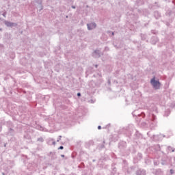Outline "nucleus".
<instances>
[{
    "mask_svg": "<svg viewBox=\"0 0 175 175\" xmlns=\"http://www.w3.org/2000/svg\"><path fill=\"white\" fill-rule=\"evenodd\" d=\"M150 84L154 90H159V88H161V83L159 81L155 80V77L150 80Z\"/></svg>",
    "mask_w": 175,
    "mask_h": 175,
    "instance_id": "obj_1",
    "label": "nucleus"
},
{
    "mask_svg": "<svg viewBox=\"0 0 175 175\" xmlns=\"http://www.w3.org/2000/svg\"><path fill=\"white\" fill-rule=\"evenodd\" d=\"M87 27L88 31H92V29H95V28H96V23L95 22L88 23Z\"/></svg>",
    "mask_w": 175,
    "mask_h": 175,
    "instance_id": "obj_2",
    "label": "nucleus"
},
{
    "mask_svg": "<svg viewBox=\"0 0 175 175\" xmlns=\"http://www.w3.org/2000/svg\"><path fill=\"white\" fill-rule=\"evenodd\" d=\"M4 24L6 25V27H10V28H13V27H17V23L9 22L8 21H5Z\"/></svg>",
    "mask_w": 175,
    "mask_h": 175,
    "instance_id": "obj_3",
    "label": "nucleus"
},
{
    "mask_svg": "<svg viewBox=\"0 0 175 175\" xmlns=\"http://www.w3.org/2000/svg\"><path fill=\"white\" fill-rule=\"evenodd\" d=\"M163 137H165V135H163L162 134L153 136V139L156 142H159V140H162V139H163Z\"/></svg>",
    "mask_w": 175,
    "mask_h": 175,
    "instance_id": "obj_4",
    "label": "nucleus"
},
{
    "mask_svg": "<svg viewBox=\"0 0 175 175\" xmlns=\"http://www.w3.org/2000/svg\"><path fill=\"white\" fill-rule=\"evenodd\" d=\"M152 122L150 124L151 128H152V126H157V116H155L154 115H152ZM154 125V126H153Z\"/></svg>",
    "mask_w": 175,
    "mask_h": 175,
    "instance_id": "obj_5",
    "label": "nucleus"
},
{
    "mask_svg": "<svg viewBox=\"0 0 175 175\" xmlns=\"http://www.w3.org/2000/svg\"><path fill=\"white\" fill-rule=\"evenodd\" d=\"M92 56L94 58H99L100 57V50H96L93 52Z\"/></svg>",
    "mask_w": 175,
    "mask_h": 175,
    "instance_id": "obj_6",
    "label": "nucleus"
},
{
    "mask_svg": "<svg viewBox=\"0 0 175 175\" xmlns=\"http://www.w3.org/2000/svg\"><path fill=\"white\" fill-rule=\"evenodd\" d=\"M136 175H146V170H138L136 172Z\"/></svg>",
    "mask_w": 175,
    "mask_h": 175,
    "instance_id": "obj_7",
    "label": "nucleus"
},
{
    "mask_svg": "<svg viewBox=\"0 0 175 175\" xmlns=\"http://www.w3.org/2000/svg\"><path fill=\"white\" fill-rule=\"evenodd\" d=\"M50 157L52 159H57V154L55 152H50Z\"/></svg>",
    "mask_w": 175,
    "mask_h": 175,
    "instance_id": "obj_8",
    "label": "nucleus"
},
{
    "mask_svg": "<svg viewBox=\"0 0 175 175\" xmlns=\"http://www.w3.org/2000/svg\"><path fill=\"white\" fill-rule=\"evenodd\" d=\"M155 174L156 175H161V174H163L162 170L161 169L156 170Z\"/></svg>",
    "mask_w": 175,
    "mask_h": 175,
    "instance_id": "obj_9",
    "label": "nucleus"
},
{
    "mask_svg": "<svg viewBox=\"0 0 175 175\" xmlns=\"http://www.w3.org/2000/svg\"><path fill=\"white\" fill-rule=\"evenodd\" d=\"M158 42V38L157 37H153L152 38V44H155Z\"/></svg>",
    "mask_w": 175,
    "mask_h": 175,
    "instance_id": "obj_10",
    "label": "nucleus"
},
{
    "mask_svg": "<svg viewBox=\"0 0 175 175\" xmlns=\"http://www.w3.org/2000/svg\"><path fill=\"white\" fill-rule=\"evenodd\" d=\"M168 151H172V152H174V148H173L172 146L167 147Z\"/></svg>",
    "mask_w": 175,
    "mask_h": 175,
    "instance_id": "obj_11",
    "label": "nucleus"
},
{
    "mask_svg": "<svg viewBox=\"0 0 175 175\" xmlns=\"http://www.w3.org/2000/svg\"><path fill=\"white\" fill-rule=\"evenodd\" d=\"M141 38L142 40H146V38H147V36L146 34H142Z\"/></svg>",
    "mask_w": 175,
    "mask_h": 175,
    "instance_id": "obj_12",
    "label": "nucleus"
},
{
    "mask_svg": "<svg viewBox=\"0 0 175 175\" xmlns=\"http://www.w3.org/2000/svg\"><path fill=\"white\" fill-rule=\"evenodd\" d=\"M170 114V111H165L164 116H165V117H167V116H169Z\"/></svg>",
    "mask_w": 175,
    "mask_h": 175,
    "instance_id": "obj_13",
    "label": "nucleus"
},
{
    "mask_svg": "<svg viewBox=\"0 0 175 175\" xmlns=\"http://www.w3.org/2000/svg\"><path fill=\"white\" fill-rule=\"evenodd\" d=\"M137 157L139 159H142V158H143V154H142L141 153H138Z\"/></svg>",
    "mask_w": 175,
    "mask_h": 175,
    "instance_id": "obj_14",
    "label": "nucleus"
},
{
    "mask_svg": "<svg viewBox=\"0 0 175 175\" xmlns=\"http://www.w3.org/2000/svg\"><path fill=\"white\" fill-rule=\"evenodd\" d=\"M38 142H41V143H43L44 140L42 137H40L38 139Z\"/></svg>",
    "mask_w": 175,
    "mask_h": 175,
    "instance_id": "obj_15",
    "label": "nucleus"
},
{
    "mask_svg": "<svg viewBox=\"0 0 175 175\" xmlns=\"http://www.w3.org/2000/svg\"><path fill=\"white\" fill-rule=\"evenodd\" d=\"M154 165L155 166H157V165H159V162H158V161H154Z\"/></svg>",
    "mask_w": 175,
    "mask_h": 175,
    "instance_id": "obj_16",
    "label": "nucleus"
},
{
    "mask_svg": "<svg viewBox=\"0 0 175 175\" xmlns=\"http://www.w3.org/2000/svg\"><path fill=\"white\" fill-rule=\"evenodd\" d=\"M58 150H64V146H61L58 148Z\"/></svg>",
    "mask_w": 175,
    "mask_h": 175,
    "instance_id": "obj_17",
    "label": "nucleus"
},
{
    "mask_svg": "<svg viewBox=\"0 0 175 175\" xmlns=\"http://www.w3.org/2000/svg\"><path fill=\"white\" fill-rule=\"evenodd\" d=\"M62 136H59V139L57 140V142H59V140H61V139H62Z\"/></svg>",
    "mask_w": 175,
    "mask_h": 175,
    "instance_id": "obj_18",
    "label": "nucleus"
},
{
    "mask_svg": "<svg viewBox=\"0 0 175 175\" xmlns=\"http://www.w3.org/2000/svg\"><path fill=\"white\" fill-rule=\"evenodd\" d=\"M2 16H3V17H6V12L3 13Z\"/></svg>",
    "mask_w": 175,
    "mask_h": 175,
    "instance_id": "obj_19",
    "label": "nucleus"
},
{
    "mask_svg": "<svg viewBox=\"0 0 175 175\" xmlns=\"http://www.w3.org/2000/svg\"><path fill=\"white\" fill-rule=\"evenodd\" d=\"M77 96H81V93L80 92L77 93Z\"/></svg>",
    "mask_w": 175,
    "mask_h": 175,
    "instance_id": "obj_20",
    "label": "nucleus"
},
{
    "mask_svg": "<svg viewBox=\"0 0 175 175\" xmlns=\"http://www.w3.org/2000/svg\"><path fill=\"white\" fill-rule=\"evenodd\" d=\"M141 116H142V117H145L146 116V114H144V113H142V114H141Z\"/></svg>",
    "mask_w": 175,
    "mask_h": 175,
    "instance_id": "obj_21",
    "label": "nucleus"
},
{
    "mask_svg": "<svg viewBox=\"0 0 175 175\" xmlns=\"http://www.w3.org/2000/svg\"><path fill=\"white\" fill-rule=\"evenodd\" d=\"M108 84H109V85H110V84H111V82L110 81V80H108Z\"/></svg>",
    "mask_w": 175,
    "mask_h": 175,
    "instance_id": "obj_22",
    "label": "nucleus"
},
{
    "mask_svg": "<svg viewBox=\"0 0 175 175\" xmlns=\"http://www.w3.org/2000/svg\"><path fill=\"white\" fill-rule=\"evenodd\" d=\"M72 9H76V6L72 5Z\"/></svg>",
    "mask_w": 175,
    "mask_h": 175,
    "instance_id": "obj_23",
    "label": "nucleus"
},
{
    "mask_svg": "<svg viewBox=\"0 0 175 175\" xmlns=\"http://www.w3.org/2000/svg\"><path fill=\"white\" fill-rule=\"evenodd\" d=\"M98 129H102V126H98Z\"/></svg>",
    "mask_w": 175,
    "mask_h": 175,
    "instance_id": "obj_24",
    "label": "nucleus"
},
{
    "mask_svg": "<svg viewBox=\"0 0 175 175\" xmlns=\"http://www.w3.org/2000/svg\"><path fill=\"white\" fill-rule=\"evenodd\" d=\"M171 174H173V170H170Z\"/></svg>",
    "mask_w": 175,
    "mask_h": 175,
    "instance_id": "obj_25",
    "label": "nucleus"
},
{
    "mask_svg": "<svg viewBox=\"0 0 175 175\" xmlns=\"http://www.w3.org/2000/svg\"><path fill=\"white\" fill-rule=\"evenodd\" d=\"M157 14H158V12H154V16H157Z\"/></svg>",
    "mask_w": 175,
    "mask_h": 175,
    "instance_id": "obj_26",
    "label": "nucleus"
},
{
    "mask_svg": "<svg viewBox=\"0 0 175 175\" xmlns=\"http://www.w3.org/2000/svg\"><path fill=\"white\" fill-rule=\"evenodd\" d=\"M61 157H62V158H64V157H65V155H64V154H61Z\"/></svg>",
    "mask_w": 175,
    "mask_h": 175,
    "instance_id": "obj_27",
    "label": "nucleus"
},
{
    "mask_svg": "<svg viewBox=\"0 0 175 175\" xmlns=\"http://www.w3.org/2000/svg\"><path fill=\"white\" fill-rule=\"evenodd\" d=\"M40 130L43 131V127H40Z\"/></svg>",
    "mask_w": 175,
    "mask_h": 175,
    "instance_id": "obj_28",
    "label": "nucleus"
},
{
    "mask_svg": "<svg viewBox=\"0 0 175 175\" xmlns=\"http://www.w3.org/2000/svg\"><path fill=\"white\" fill-rule=\"evenodd\" d=\"M53 146H55V142H53Z\"/></svg>",
    "mask_w": 175,
    "mask_h": 175,
    "instance_id": "obj_29",
    "label": "nucleus"
},
{
    "mask_svg": "<svg viewBox=\"0 0 175 175\" xmlns=\"http://www.w3.org/2000/svg\"><path fill=\"white\" fill-rule=\"evenodd\" d=\"M43 9V6H41V10Z\"/></svg>",
    "mask_w": 175,
    "mask_h": 175,
    "instance_id": "obj_30",
    "label": "nucleus"
},
{
    "mask_svg": "<svg viewBox=\"0 0 175 175\" xmlns=\"http://www.w3.org/2000/svg\"><path fill=\"white\" fill-rule=\"evenodd\" d=\"M107 49H109V48L106 47V48H105V50H107Z\"/></svg>",
    "mask_w": 175,
    "mask_h": 175,
    "instance_id": "obj_31",
    "label": "nucleus"
},
{
    "mask_svg": "<svg viewBox=\"0 0 175 175\" xmlns=\"http://www.w3.org/2000/svg\"><path fill=\"white\" fill-rule=\"evenodd\" d=\"M112 35H114V32H112Z\"/></svg>",
    "mask_w": 175,
    "mask_h": 175,
    "instance_id": "obj_32",
    "label": "nucleus"
},
{
    "mask_svg": "<svg viewBox=\"0 0 175 175\" xmlns=\"http://www.w3.org/2000/svg\"><path fill=\"white\" fill-rule=\"evenodd\" d=\"M96 68H98V65H96Z\"/></svg>",
    "mask_w": 175,
    "mask_h": 175,
    "instance_id": "obj_33",
    "label": "nucleus"
},
{
    "mask_svg": "<svg viewBox=\"0 0 175 175\" xmlns=\"http://www.w3.org/2000/svg\"><path fill=\"white\" fill-rule=\"evenodd\" d=\"M0 31H2V29H0Z\"/></svg>",
    "mask_w": 175,
    "mask_h": 175,
    "instance_id": "obj_34",
    "label": "nucleus"
}]
</instances>
